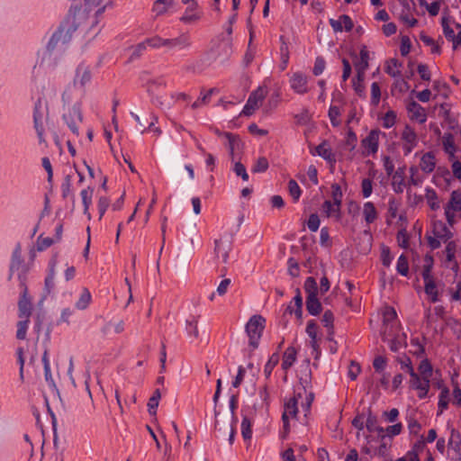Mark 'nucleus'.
Segmentation results:
<instances>
[{
	"mask_svg": "<svg viewBox=\"0 0 461 461\" xmlns=\"http://www.w3.org/2000/svg\"><path fill=\"white\" fill-rule=\"evenodd\" d=\"M104 5L99 7L95 11V14L90 16L86 8H71L59 30L51 37L50 46H55L59 42H68L71 39L72 33L79 27L86 25L88 21L92 26L97 24V16L101 15L104 12Z\"/></svg>",
	"mask_w": 461,
	"mask_h": 461,
	"instance_id": "nucleus-1",
	"label": "nucleus"
},
{
	"mask_svg": "<svg viewBox=\"0 0 461 461\" xmlns=\"http://www.w3.org/2000/svg\"><path fill=\"white\" fill-rule=\"evenodd\" d=\"M418 370L420 375L414 371L412 366H408V374L411 376L410 386L418 391V397L420 399H424L428 395L434 371L428 358L423 359L420 363Z\"/></svg>",
	"mask_w": 461,
	"mask_h": 461,
	"instance_id": "nucleus-2",
	"label": "nucleus"
},
{
	"mask_svg": "<svg viewBox=\"0 0 461 461\" xmlns=\"http://www.w3.org/2000/svg\"><path fill=\"white\" fill-rule=\"evenodd\" d=\"M446 220L449 227L453 228L461 220V191L454 190L450 194L449 201L444 207Z\"/></svg>",
	"mask_w": 461,
	"mask_h": 461,
	"instance_id": "nucleus-3",
	"label": "nucleus"
},
{
	"mask_svg": "<svg viewBox=\"0 0 461 461\" xmlns=\"http://www.w3.org/2000/svg\"><path fill=\"white\" fill-rule=\"evenodd\" d=\"M419 144V136L415 129L406 123L399 131L398 145L402 149L403 155L408 156Z\"/></svg>",
	"mask_w": 461,
	"mask_h": 461,
	"instance_id": "nucleus-4",
	"label": "nucleus"
},
{
	"mask_svg": "<svg viewBox=\"0 0 461 461\" xmlns=\"http://www.w3.org/2000/svg\"><path fill=\"white\" fill-rule=\"evenodd\" d=\"M266 319L261 315H253L246 324V332L249 339V346L255 349L258 347V341L265 329Z\"/></svg>",
	"mask_w": 461,
	"mask_h": 461,
	"instance_id": "nucleus-5",
	"label": "nucleus"
},
{
	"mask_svg": "<svg viewBox=\"0 0 461 461\" xmlns=\"http://www.w3.org/2000/svg\"><path fill=\"white\" fill-rule=\"evenodd\" d=\"M381 135L380 130L373 129L361 140L360 150L364 158L375 157L379 149Z\"/></svg>",
	"mask_w": 461,
	"mask_h": 461,
	"instance_id": "nucleus-6",
	"label": "nucleus"
},
{
	"mask_svg": "<svg viewBox=\"0 0 461 461\" xmlns=\"http://www.w3.org/2000/svg\"><path fill=\"white\" fill-rule=\"evenodd\" d=\"M386 222L389 227L398 230H405L407 228V218L403 212L399 211V203L394 200L389 202Z\"/></svg>",
	"mask_w": 461,
	"mask_h": 461,
	"instance_id": "nucleus-7",
	"label": "nucleus"
},
{
	"mask_svg": "<svg viewBox=\"0 0 461 461\" xmlns=\"http://www.w3.org/2000/svg\"><path fill=\"white\" fill-rule=\"evenodd\" d=\"M289 86L295 94L301 95L308 94L312 89L310 77L301 71L293 72L289 76Z\"/></svg>",
	"mask_w": 461,
	"mask_h": 461,
	"instance_id": "nucleus-8",
	"label": "nucleus"
},
{
	"mask_svg": "<svg viewBox=\"0 0 461 461\" xmlns=\"http://www.w3.org/2000/svg\"><path fill=\"white\" fill-rule=\"evenodd\" d=\"M232 241V232H221L218 238L214 239L215 254L218 258H221L224 263L228 260L229 252L231 250Z\"/></svg>",
	"mask_w": 461,
	"mask_h": 461,
	"instance_id": "nucleus-9",
	"label": "nucleus"
},
{
	"mask_svg": "<svg viewBox=\"0 0 461 461\" xmlns=\"http://www.w3.org/2000/svg\"><path fill=\"white\" fill-rule=\"evenodd\" d=\"M267 95V88L262 86L252 92L240 114L245 116L252 115L260 107Z\"/></svg>",
	"mask_w": 461,
	"mask_h": 461,
	"instance_id": "nucleus-10",
	"label": "nucleus"
},
{
	"mask_svg": "<svg viewBox=\"0 0 461 461\" xmlns=\"http://www.w3.org/2000/svg\"><path fill=\"white\" fill-rule=\"evenodd\" d=\"M21 298L18 302V316L20 319H30L32 314V303L28 297V288L23 276H20Z\"/></svg>",
	"mask_w": 461,
	"mask_h": 461,
	"instance_id": "nucleus-11",
	"label": "nucleus"
},
{
	"mask_svg": "<svg viewBox=\"0 0 461 461\" xmlns=\"http://www.w3.org/2000/svg\"><path fill=\"white\" fill-rule=\"evenodd\" d=\"M185 10L180 17V21L185 24H194L203 17V11L197 2L185 5Z\"/></svg>",
	"mask_w": 461,
	"mask_h": 461,
	"instance_id": "nucleus-12",
	"label": "nucleus"
},
{
	"mask_svg": "<svg viewBox=\"0 0 461 461\" xmlns=\"http://www.w3.org/2000/svg\"><path fill=\"white\" fill-rule=\"evenodd\" d=\"M224 138L227 140V148L229 149L231 161L240 159V155L243 149V143L238 135L230 132H224Z\"/></svg>",
	"mask_w": 461,
	"mask_h": 461,
	"instance_id": "nucleus-13",
	"label": "nucleus"
},
{
	"mask_svg": "<svg viewBox=\"0 0 461 461\" xmlns=\"http://www.w3.org/2000/svg\"><path fill=\"white\" fill-rule=\"evenodd\" d=\"M401 5L402 8L400 13L397 14V18L408 28L416 26L418 20L413 16V8L404 0L402 1Z\"/></svg>",
	"mask_w": 461,
	"mask_h": 461,
	"instance_id": "nucleus-14",
	"label": "nucleus"
},
{
	"mask_svg": "<svg viewBox=\"0 0 461 461\" xmlns=\"http://www.w3.org/2000/svg\"><path fill=\"white\" fill-rule=\"evenodd\" d=\"M407 112L409 119L412 122L422 124L427 121L426 109L415 101H412L408 104Z\"/></svg>",
	"mask_w": 461,
	"mask_h": 461,
	"instance_id": "nucleus-15",
	"label": "nucleus"
},
{
	"mask_svg": "<svg viewBox=\"0 0 461 461\" xmlns=\"http://www.w3.org/2000/svg\"><path fill=\"white\" fill-rule=\"evenodd\" d=\"M56 265H57V257L54 256L50 261V268L49 273L45 278L44 282V292L42 295V299H45L48 295L51 294L55 287V275H56Z\"/></svg>",
	"mask_w": 461,
	"mask_h": 461,
	"instance_id": "nucleus-16",
	"label": "nucleus"
},
{
	"mask_svg": "<svg viewBox=\"0 0 461 461\" xmlns=\"http://www.w3.org/2000/svg\"><path fill=\"white\" fill-rule=\"evenodd\" d=\"M92 75L88 68L79 66L77 68L76 76L73 81L76 88L84 90L86 86L91 81Z\"/></svg>",
	"mask_w": 461,
	"mask_h": 461,
	"instance_id": "nucleus-17",
	"label": "nucleus"
},
{
	"mask_svg": "<svg viewBox=\"0 0 461 461\" xmlns=\"http://www.w3.org/2000/svg\"><path fill=\"white\" fill-rule=\"evenodd\" d=\"M312 155H318L324 158L331 167L336 163V156L332 151L328 141L324 140L315 148V151L312 152Z\"/></svg>",
	"mask_w": 461,
	"mask_h": 461,
	"instance_id": "nucleus-18",
	"label": "nucleus"
},
{
	"mask_svg": "<svg viewBox=\"0 0 461 461\" xmlns=\"http://www.w3.org/2000/svg\"><path fill=\"white\" fill-rule=\"evenodd\" d=\"M341 203L335 201H325L321 205V214L327 218L339 221L340 218Z\"/></svg>",
	"mask_w": 461,
	"mask_h": 461,
	"instance_id": "nucleus-19",
	"label": "nucleus"
},
{
	"mask_svg": "<svg viewBox=\"0 0 461 461\" xmlns=\"http://www.w3.org/2000/svg\"><path fill=\"white\" fill-rule=\"evenodd\" d=\"M437 164L436 156L433 152L428 151L420 155L419 168L425 174H430Z\"/></svg>",
	"mask_w": 461,
	"mask_h": 461,
	"instance_id": "nucleus-20",
	"label": "nucleus"
},
{
	"mask_svg": "<svg viewBox=\"0 0 461 461\" xmlns=\"http://www.w3.org/2000/svg\"><path fill=\"white\" fill-rule=\"evenodd\" d=\"M41 100L39 99L35 104L34 113H33V121H34V128L37 131V135L39 137L40 142H44V128L42 124L43 113L41 111Z\"/></svg>",
	"mask_w": 461,
	"mask_h": 461,
	"instance_id": "nucleus-21",
	"label": "nucleus"
},
{
	"mask_svg": "<svg viewBox=\"0 0 461 461\" xmlns=\"http://www.w3.org/2000/svg\"><path fill=\"white\" fill-rule=\"evenodd\" d=\"M369 66V51L366 47H362L359 52V58H357L354 61V67L356 69V74L361 76L366 75V71Z\"/></svg>",
	"mask_w": 461,
	"mask_h": 461,
	"instance_id": "nucleus-22",
	"label": "nucleus"
},
{
	"mask_svg": "<svg viewBox=\"0 0 461 461\" xmlns=\"http://www.w3.org/2000/svg\"><path fill=\"white\" fill-rule=\"evenodd\" d=\"M29 271L28 267L23 263V260L11 259L9 268V280L12 278L14 272H17V278L20 282V276L23 277L24 284L27 281V273Z\"/></svg>",
	"mask_w": 461,
	"mask_h": 461,
	"instance_id": "nucleus-23",
	"label": "nucleus"
},
{
	"mask_svg": "<svg viewBox=\"0 0 461 461\" xmlns=\"http://www.w3.org/2000/svg\"><path fill=\"white\" fill-rule=\"evenodd\" d=\"M297 411H298L297 398L294 397V398L290 399L285 404V411L282 415V420L284 422L285 429L288 430V429H289V416L295 417L297 414Z\"/></svg>",
	"mask_w": 461,
	"mask_h": 461,
	"instance_id": "nucleus-24",
	"label": "nucleus"
},
{
	"mask_svg": "<svg viewBox=\"0 0 461 461\" xmlns=\"http://www.w3.org/2000/svg\"><path fill=\"white\" fill-rule=\"evenodd\" d=\"M64 119L72 132L77 134V122H81L82 121V113L80 109L78 107H73L69 111L68 114L64 115Z\"/></svg>",
	"mask_w": 461,
	"mask_h": 461,
	"instance_id": "nucleus-25",
	"label": "nucleus"
},
{
	"mask_svg": "<svg viewBox=\"0 0 461 461\" xmlns=\"http://www.w3.org/2000/svg\"><path fill=\"white\" fill-rule=\"evenodd\" d=\"M330 23L335 32H350L353 28V22L349 16L343 14L338 20L330 19Z\"/></svg>",
	"mask_w": 461,
	"mask_h": 461,
	"instance_id": "nucleus-26",
	"label": "nucleus"
},
{
	"mask_svg": "<svg viewBox=\"0 0 461 461\" xmlns=\"http://www.w3.org/2000/svg\"><path fill=\"white\" fill-rule=\"evenodd\" d=\"M441 142L444 151L448 154L449 158L453 160L456 151L454 136L451 133H445L442 136Z\"/></svg>",
	"mask_w": 461,
	"mask_h": 461,
	"instance_id": "nucleus-27",
	"label": "nucleus"
},
{
	"mask_svg": "<svg viewBox=\"0 0 461 461\" xmlns=\"http://www.w3.org/2000/svg\"><path fill=\"white\" fill-rule=\"evenodd\" d=\"M402 63L396 59H390L384 64V71L389 76L394 77H399L402 76Z\"/></svg>",
	"mask_w": 461,
	"mask_h": 461,
	"instance_id": "nucleus-28",
	"label": "nucleus"
},
{
	"mask_svg": "<svg viewBox=\"0 0 461 461\" xmlns=\"http://www.w3.org/2000/svg\"><path fill=\"white\" fill-rule=\"evenodd\" d=\"M191 38L187 33H183L176 38L169 39V50L178 48L180 50L191 47Z\"/></svg>",
	"mask_w": 461,
	"mask_h": 461,
	"instance_id": "nucleus-29",
	"label": "nucleus"
},
{
	"mask_svg": "<svg viewBox=\"0 0 461 461\" xmlns=\"http://www.w3.org/2000/svg\"><path fill=\"white\" fill-rule=\"evenodd\" d=\"M61 240V232H57L55 238L51 239L49 237H43V235H40L37 239V250L42 251L50 248L55 242H59Z\"/></svg>",
	"mask_w": 461,
	"mask_h": 461,
	"instance_id": "nucleus-30",
	"label": "nucleus"
},
{
	"mask_svg": "<svg viewBox=\"0 0 461 461\" xmlns=\"http://www.w3.org/2000/svg\"><path fill=\"white\" fill-rule=\"evenodd\" d=\"M173 5L174 0H157L153 4L152 12L156 16L163 15L167 13Z\"/></svg>",
	"mask_w": 461,
	"mask_h": 461,
	"instance_id": "nucleus-31",
	"label": "nucleus"
},
{
	"mask_svg": "<svg viewBox=\"0 0 461 461\" xmlns=\"http://www.w3.org/2000/svg\"><path fill=\"white\" fill-rule=\"evenodd\" d=\"M362 215L366 223H372L377 219V211L371 202H366L363 205Z\"/></svg>",
	"mask_w": 461,
	"mask_h": 461,
	"instance_id": "nucleus-32",
	"label": "nucleus"
},
{
	"mask_svg": "<svg viewBox=\"0 0 461 461\" xmlns=\"http://www.w3.org/2000/svg\"><path fill=\"white\" fill-rule=\"evenodd\" d=\"M306 309L308 312L312 316H317L322 310L321 303L315 296H307L306 298Z\"/></svg>",
	"mask_w": 461,
	"mask_h": 461,
	"instance_id": "nucleus-33",
	"label": "nucleus"
},
{
	"mask_svg": "<svg viewBox=\"0 0 461 461\" xmlns=\"http://www.w3.org/2000/svg\"><path fill=\"white\" fill-rule=\"evenodd\" d=\"M453 24H457L456 22L449 18L443 17L442 18V27L444 35L446 38L452 41L453 39H455V36L456 34V30Z\"/></svg>",
	"mask_w": 461,
	"mask_h": 461,
	"instance_id": "nucleus-34",
	"label": "nucleus"
},
{
	"mask_svg": "<svg viewBox=\"0 0 461 461\" xmlns=\"http://www.w3.org/2000/svg\"><path fill=\"white\" fill-rule=\"evenodd\" d=\"M424 280V289L425 293L431 297V301L436 303L438 301V289L436 283L432 276H428L427 279Z\"/></svg>",
	"mask_w": 461,
	"mask_h": 461,
	"instance_id": "nucleus-35",
	"label": "nucleus"
},
{
	"mask_svg": "<svg viewBox=\"0 0 461 461\" xmlns=\"http://www.w3.org/2000/svg\"><path fill=\"white\" fill-rule=\"evenodd\" d=\"M296 360V350L293 347H289L284 353L282 368L285 370L289 369Z\"/></svg>",
	"mask_w": 461,
	"mask_h": 461,
	"instance_id": "nucleus-36",
	"label": "nucleus"
},
{
	"mask_svg": "<svg viewBox=\"0 0 461 461\" xmlns=\"http://www.w3.org/2000/svg\"><path fill=\"white\" fill-rule=\"evenodd\" d=\"M215 92H218L216 88H211L204 93L202 91L201 96L192 104V108L197 109L203 105L208 104L211 101L212 95Z\"/></svg>",
	"mask_w": 461,
	"mask_h": 461,
	"instance_id": "nucleus-37",
	"label": "nucleus"
},
{
	"mask_svg": "<svg viewBox=\"0 0 461 461\" xmlns=\"http://www.w3.org/2000/svg\"><path fill=\"white\" fill-rule=\"evenodd\" d=\"M393 190L397 193H402L405 187L403 170L399 169L394 172L392 182Z\"/></svg>",
	"mask_w": 461,
	"mask_h": 461,
	"instance_id": "nucleus-38",
	"label": "nucleus"
},
{
	"mask_svg": "<svg viewBox=\"0 0 461 461\" xmlns=\"http://www.w3.org/2000/svg\"><path fill=\"white\" fill-rule=\"evenodd\" d=\"M113 329V331L117 334L122 333L124 330V322L123 321H119L117 323L113 324L111 321L107 322L101 330L103 335L108 336L111 334V330Z\"/></svg>",
	"mask_w": 461,
	"mask_h": 461,
	"instance_id": "nucleus-39",
	"label": "nucleus"
},
{
	"mask_svg": "<svg viewBox=\"0 0 461 461\" xmlns=\"http://www.w3.org/2000/svg\"><path fill=\"white\" fill-rule=\"evenodd\" d=\"M147 43H148L149 47H150V48L158 49V48L165 47V48L169 49V39H164L158 35L148 38Z\"/></svg>",
	"mask_w": 461,
	"mask_h": 461,
	"instance_id": "nucleus-40",
	"label": "nucleus"
},
{
	"mask_svg": "<svg viewBox=\"0 0 461 461\" xmlns=\"http://www.w3.org/2000/svg\"><path fill=\"white\" fill-rule=\"evenodd\" d=\"M425 198L427 201V203L432 210H438L440 207V203L438 201V197L437 195V193L432 189H427Z\"/></svg>",
	"mask_w": 461,
	"mask_h": 461,
	"instance_id": "nucleus-41",
	"label": "nucleus"
},
{
	"mask_svg": "<svg viewBox=\"0 0 461 461\" xmlns=\"http://www.w3.org/2000/svg\"><path fill=\"white\" fill-rule=\"evenodd\" d=\"M406 346L407 343L405 334L396 336L394 339L389 341V348L393 352H398L400 348H405Z\"/></svg>",
	"mask_w": 461,
	"mask_h": 461,
	"instance_id": "nucleus-42",
	"label": "nucleus"
},
{
	"mask_svg": "<svg viewBox=\"0 0 461 461\" xmlns=\"http://www.w3.org/2000/svg\"><path fill=\"white\" fill-rule=\"evenodd\" d=\"M365 76H359L356 74V76L352 79V86L355 93L358 96H364L365 95V85H364Z\"/></svg>",
	"mask_w": 461,
	"mask_h": 461,
	"instance_id": "nucleus-43",
	"label": "nucleus"
},
{
	"mask_svg": "<svg viewBox=\"0 0 461 461\" xmlns=\"http://www.w3.org/2000/svg\"><path fill=\"white\" fill-rule=\"evenodd\" d=\"M160 398H161V394H160L159 389L155 390L148 402V411L150 415L156 414L157 408L158 406Z\"/></svg>",
	"mask_w": 461,
	"mask_h": 461,
	"instance_id": "nucleus-44",
	"label": "nucleus"
},
{
	"mask_svg": "<svg viewBox=\"0 0 461 461\" xmlns=\"http://www.w3.org/2000/svg\"><path fill=\"white\" fill-rule=\"evenodd\" d=\"M396 113L393 110H389L382 117V125L385 129H390L396 123Z\"/></svg>",
	"mask_w": 461,
	"mask_h": 461,
	"instance_id": "nucleus-45",
	"label": "nucleus"
},
{
	"mask_svg": "<svg viewBox=\"0 0 461 461\" xmlns=\"http://www.w3.org/2000/svg\"><path fill=\"white\" fill-rule=\"evenodd\" d=\"M396 270L397 272L403 276H407L408 274H409V264H408V259L406 258V256L404 254H402L398 260H397V264H396Z\"/></svg>",
	"mask_w": 461,
	"mask_h": 461,
	"instance_id": "nucleus-46",
	"label": "nucleus"
},
{
	"mask_svg": "<svg viewBox=\"0 0 461 461\" xmlns=\"http://www.w3.org/2000/svg\"><path fill=\"white\" fill-rule=\"evenodd\" d=\"M395 81L393 85L392 92L394 94L395 92H398L400 94L406 93L409 89V84L408 82L403 79L402 77H394Z\"/></svg>",
	"mask_w": 461,
	"mask_h": 461,
	"instance_id": "nucleus-47",
	"label": "nucleus"
},
{
	"mask_svg": "<svg viewBox=\"0 0 461 461\" xmlns=\"http://www.w3.org/2000/svg\"><path fill=\"white\" fill-rule=\"evenodd\" d=\"M420 39L425 45L430 47L431 53H436V54L440 53V46L431 37H429L424 33H421L420 36Z\"/></svg>",
	"mask_w": 461,
	"mask_h": 461,
	"instance_id": "nucleus-48",
	"label": "nucleus"
},
{
	"mask_svg": "<svg viewBox=\"0 0 461 461\" xmlns=\"http://www.w3.org/2000/svg\"><path fill=\"white\" fill-rule=\"evenodd\" d=\"M304 290L307 293V296H315L318 294V286L316 280L310 276L307 277L304 282Z\"/></svg>",
	"mask_w": 461,
	"mask_h": 461,
	"instance_id": "nucleus-49",
	"label": "nucleus"
},
{
	"mask_svg": "<svg viewBox=\"0 0 461 461\" xmlns=\"http://www.w3.org/2000/svg\"><path fill=\"white\" fill-rule=\"evenodd\" d=\"M410 172V179L409 184L414 186L420 185L423 180V177L419 173V167L416 166H411L409 169Z\"/></svg>",
	"mask_w": 461,
	"mask_h": 461,
	"instance_id": "nucleus-50",
	"label": "nucleus"
},
{
	"mask_svg": "<svg viewBox=\"0 0 461 461\" xmlns=\"http://www.w3.org/2000/svg\"><path fill=\"white\" fill-rule=\"evenodd\" d=\"M166 86V81L162 77L149 79L147 82L148 91L154 93Z\"/></svg>",
	"mask_w": 461,
	"mask_h": 461,
	"instance_id": "nucleus-51",
	"label": "nucleus"
},
{
	"mask_svg": "<svg viewBox=\"0 0 461 461\" xmlns=\"http://www.w3.org/2000/svg\"><path fill=\"white\" fill-rule=\"evenodd\" d=\"M90 301H91V294H90L88 289L84 288V290L80 295V298L78 299V301L76 303V306L79 310H85L87 308Z\"/></svg>",
	"mask_w": 461,
	"mask_h": 461,
	"instance_id": "nucleus-52",
	"label": "nucleus"
},
{
	"mask_svg": "<svg viewBox=\"0 0 461 461\" xmlns=\"http://www.w3.org/2000/svg\"><path fill=\"white\" fill-rule=\"evenodd\" d=\"M30 319H22L17 322L16 338L18 339H24L29 326Z\"/></svg>",
	"mask_w": 461,
	"mask_h": 461,
	"instance_id": "nucleus-53",
	"label": "nucleus"
},
{
	"mask_svg": "<svg viewBox=\"0 0 461 461\" xmlns=\"http://www.w3.org/2000/svg\"><path fill=\"white\" fill-rule=\"evenodd\" d=\"M433 264H434L433 257L427 254L424 257V265H423L422 274H421L423 279H427L428 276H432L431 270L433 267Z\"/></svg>",
	"mask_w": 461,
	"mask_h": 461,
	"instance_id": "nucleus-54",
	"label": "nucleus"
},
{
	"mask_svg": "<svg viewBox=\"0 0 461 461\" xmlns=\"http://www.w3.org/2000/svg\"><path fill=\"white\" fill-rule=\"evenodd\" d=\"M288 191L294 201L297 202L301 196L302 190L295 180L291 179L288 182Z\"/></svg>",
	"mask_w": 461,
	"mask_h": 461,
	"instance_id": "nucleus-55",
	"label": "nucleus"
},
{
	"mask_svg": "<svg viewBox=\"0 0 461 461\" xmlns=\"http://www.w3.org/2000/svg\"><path fill=\"white\" fill-rule=\"evenodd\" d=\"M241 434L245 440L250 439L252 436L251 422L248 417H243L241 421Z\"/></svg>",
	"mask_w": 461,
	"mask_h": 461,
	"instance_id": "nucleus-56",
	"label": "nucleus"
},
{
	"mask_svg": "<svg viewBox=\"0 0 461 461\" xmlns=\"http://www.w3.org/2000/svg\"><path fill=\"white\" fill-rule=\"evenodd\" d=\"M93 194H94V189L91 187L83 189L80 193V195H81V198L83 201V204L85 207V212H86L88 210L89 205L91 204Z\"/></svg>",
	"mask_w": 461,
	"mask_h": 461,
	"instance_id": "nucleus-57",
	"label": "nucleus"
},
{
	"mask_svg": "<svg viewBox=\"0 0 461 461\" xmlns=\"http://www.w3.org/2000/svg\"><path fill=\"white\" fill-rule=\"evenodd\" d=\"M449 390L447 387L442 388L438 399V409L440 413L447 408L448 405Z\"/></svg>",
	"mask_w": 461,
	"mask_h": 461,
	"instance_id": "nucleus-58",
	"label": "nucleus"
},
{
	"mask_svg": "<svg viewBox=\"0 0 461 461\" xmlns=\"http://www.w3.org/2000/svg\"><path fill=\"white\" fill-rule=\"evenodd\" d=\"M381 260L382 264L388 267L393 260V256L391 255L390 248L382 244L381 246Z\"/></svg>",
	"mask_w": 461,
	"mask_h": 461,
	"instance_id": "nucleus-59",
	"label": "nucleus"
},
{
	"mask_svg": "<svg viewBox=\"0 0 461 461\" xmlns=\"http://www.w3.org/2000/svg\"><path fill=\"white\" fill-rule=\"evenodd\" d=\"M267 168H268L267 159L265 157H260L255 162V164L252 167V172L253 173H262V172L267 171Z\"/></svg>",
	"mask_w": 461,
	"mask_h": 461,
	"instance_id": "nucleus-60",
	"label": "nucleus"
},
{
	"mask_svg": "<svg viewBox=\"0 0 461 461\" xmlns=\"http://www.w3.org/2000/svg\"><path fill=\"white\" fill-rule=\"evenodd\" d=\"M340 110L338 106L331 105L329 109V117L333 126H339L340 124Z\"/></svg>",
	"mask_w": 461,
	"mask_h": 461,
	"instance_id": "nucleus-61",
	"label": "nucleus"
},
{
	"mask_svg": "<svg viewBox=\"0 0 461 461\" xmlns=\"http://www.w3.org/2000/svg\"><path fill=\"white\" fill-rule=\"evenodd\" d=\"M361 193L364 198L369 197L373 193V180L364 178L361 183Z\"/></svg>",
	"mask_w": 461,
	"mask_h": 461,
	"instance_id": "nucleus-62",
	"label": "nucleus"
},
{
	"mask_svg": "<svg viewBox=\"0 0 461 461\" xmlns=\"http://www.w3.org/2000/svg\"><path fill=\"white\" fill-rule=\"evenodd\" d=\"M279 360V357L277 354H273L268 359L267 363L265 366L264 373L266 377L268 378L274 369V367L277 365Z\"/></svg>",
	"mask_w": 461,
	"mask_h": 461,
	"instance_id": "nucleus-63",
	"label": "nucleus"
},
{
	"mask_svg": "<svg viewBox=\"0 0 461 461\" xmlns=\"http://www.w3.org/2000/svg\"><path fill=\"white\" fill-rule=\"evenodd\" d=\"M234 162L233 171L238 176H240L243 181L249 180V175L247 173L245 166L238 161L237 159Z\"/></svg>",
	"mask_w": 461,
	"mask_h": 461,
	"instance_id": "nucleus-64",
	"label": "nucleus"
}]
</instances>
